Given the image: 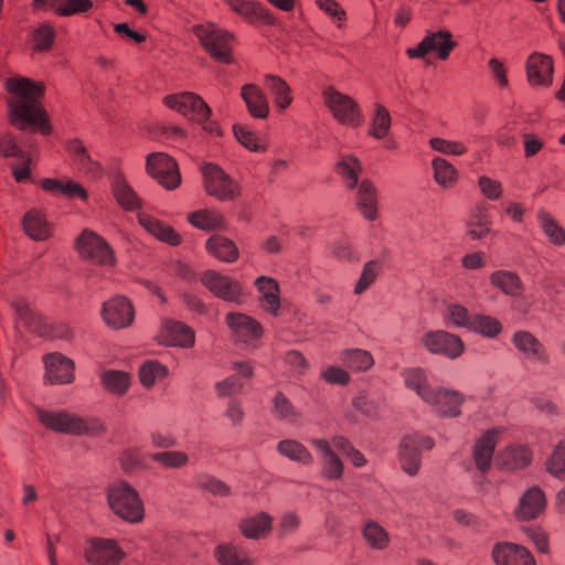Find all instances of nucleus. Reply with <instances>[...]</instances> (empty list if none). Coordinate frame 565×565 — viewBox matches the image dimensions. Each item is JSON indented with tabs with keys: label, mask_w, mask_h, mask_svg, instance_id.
Segmentation results:
<instances>
[{
	"label": "nucleus",
	"mask_w": 565,
	"mask_h": 565,
	"mask_svg": "<svg viewBox=\"0 0 565 565\" xmlns=\"http://www.w3.org/2000/svg\"><path fill=\"white\" fill-rule=\"evenodd\" d=\"M4 88L10 95L7 100L9 122L19 130L32 125L42 134H50L51 127L38 103L43 94V85L28 77L13 75L6 79Z\"/></svg>",
	"instance_id": "1"
},
{
	"label": "nucleus",
	"mask_w": 565,
	"mask_h": 565,
	"mask_svg": "<svg viewBox=\"0 0 565 565\" xmlns=\"http://www.w3.org/2000/svg\"><path fill=\"white\" fill-rule=\"evenodd\" d=\"M35 415L45 428L54 433L99 436L105 431V425L99 419L84 418L65 411L36 408Z\"/></svg>",
	"instance_id": "2"
},
{
	"label": "nucleus",
	"mask_w": 565,
	"mask_h": 565,
	"mask_svg": "<svg viewBox=\"0 0 565 565\" xmlns=\"http://www.w3.org/2000/svg\"><path fill=\"white\" fill-rule=\"evenodd\" d=\"M109 510L127 523H140L145 518V505L138 491L127 481L117 480L106 488Z\"/></svg>",
	"instance_id": "3"
},
{
	"label": "nucleus",
	"mask_w": 565,
	"mask_h": 565,
	"mask_svg": "<svg viewBox=\"0 0 565 565\" xmlns=\"http://www.w3.org/2000/svg\"><path fill=\"white\" fill-rule=\"evenodd\" d=\"M163 103L167 107L201 125L204 130L214 131L213 124L209 121L211 109L199 95L190 92L171 94L163 98Z\"/></svg>",
	"instance_id": "4"
},
{
	"label": "nucleus",
	"mask_w": 565,
	"mask_h": 565,
	"mask_svg": "<svg viewBox=\"0 0 565 565\" xmlns=\"http://www.w3.org/2000/svg\"><path fill=\"white\" fill-rule=\"evenodd\" d=\"M193 33L213 58L226 64L232 62L233 35L231 33L213 23L194 25Z\"/></svg>",
	"instance_id": "5"
},
{
	"label": "nucleus",
	"mask_w": 565,
	"mask_h": 565,
	"mask_svg": "<svg viewBox=\"0 0 565 565\" xmlns=\"http://www.w3.org/2000/svg\"><path fill=\"white\" fill-rule=\"evenodd\" d=\"M322 97L324 105L338 122L352 128L362 125L364 117L360 106L353 98L333 87L324 88Z\"/></svg>",
	"instance_id": "6"
},
{
	"label": "nucleus",
	"mask_w": 565,
	"mask_h": 565,
	"mask_svg": "<svg viewBox=\"0 0 565 565\" xmlns=\"http://www.w3.org/2000/svg\"><path fill=\"white\" fill-rule=\"evenodd\" d=\"M435 441L431 437L418 433L406 435L398 446V460L402 470L411 477L418 473L422 463V451L431 450Z\"/></svg>",
	"instance_id": "7"
},
{
	"label": "nucleus",
	"mask_w": 565,
	"mask_h": 565,
	"mask_svg": "<svg viewBox=\"0 0 565 565\" xmlns=\"http://www.w3.org/2000/svg\"><path fill=\"white\" fill-rule=\"evenodd\" d=\"M419 343L430 354L440 355L449 360L460 358L466 349L459 335L445 330H431L423 333Z\"/></svg>",
	"instance_id": "8"
},
{
	"label": "nucleus",
	"mask_w": 565,
	"mask_h": 565,
	"mask_svg": "<svg viewBox=\"0 0 565 565\" xmlns=\"http://www.w3.org/2000/svg\"><path fill=\"white\" fill-rule=\"evenodd\" d=\"M456 46L451 32L440 29L427 32L417 46L407 49L406 54L411 58H424L434 52L439 60L446 61Z\"/></svg>",
	"instance_id": "9"
},
{
	"label": "nucleus",
	"mask_w": 565,
	"mask_h": 565,
	"mask_svg": "<svg viewBox=\"0 0 565 565\" xmlns=\"http://www.w3.org/2000/svg\"><path fill=\"white\" fill-rule=\"evenodd\" d=\"M84 558L89 565H119L125 552L114 539L92 537L85 543Z\"/></svg>",
	"instance_id": "10"
},
{
	"label": "nucleus",
	"mask_w": 565,
	"mask_h": 565,
	"mask_svg": "<svg viewBox=\"0 0 565 565\" xmlns=\"http://www.w3.org/2000/svg\"><path fill=\"white\" fill-rule=\"evenodd\" d=\"M81 257L98 266H113L115 256L109 245L96 233L84 230L76 239Z\"/></svg>",
	"instance_id": "11"
},
{
	"label": "nucleus",
	"mask_w": 565,
	"mask_h": 565,
	"mask_svg": "<svg viewBox=\"0 0 565 565\" xmlns=\"http://www.w3.org/2000/svg\"><path fill=\"white\" fill-rule=\"evenodd\" d=\"M225 322L235 343L248 349L257 347V342L264 333L263 327L257 320L242 312H230L226 315Z\"/></svg>",
	"instance_id": "12"
},
{
	"label": "nucleus",
	"mask_w": 565,
	"mask_h": 565,
	"mask_svg": "<svg viewBox=\"0 0 565 565\" xmlns=\"http://www.w3.org/2000/svg\"><path fill=\"white\" fill-rule=\"evenodd\" d=\"M202 174L205 191L220 201H232L239 194L237 183L216 164L206 163Z\"/></svg>",
	"instance_id": "13"
},
{
	"label": "nucleus",
	"mask_w": 565,
	"mask_h": 565,
	"mask_svg": "<svg viewBox=\"0 0 565 565\" xmlns=\"http://www.w3.org/2000/svg\"><path fill=\"white\" fill-rule=\"evenodd\" d=\"M200 280L210 292L224 301L239 303L243 300L242 285L226 275L209 269L201 274Z\"/></svg>",
	"instance_id": "14"
},
{
	"label": "nucleus",
	"mask_w": 565,
	"mask_h": 565,
	"mask_svg": "<svg viewBox=\"0 0 565 565\" xmlns=\"http://www.w3.org/2000/svg\"><path fill=\"white\" fill-rule=\"evenodd\" d=\"M465 402L466 396L461 392L444 386H435L425 404L439 417L457 418L461 415V406Z\"/></svg>",
	"instance_id": "15"
},
{
	"label": "nucleus",
	"mask_w": 565,
	"mask_h": 565,
	"mask_svg": "<svg viewBox=\"0 0 565 565\" xmlns=\"http://www.w3.org/2000/svg\"><path fill=\"white\" fill-rule=\"evenodd\" d=\"M146 168L147 172L168 190L175 189L181 182L175 160L166 153H150L147 157Z\"/></svg>",
	"instance_id": "16"
},
{
	"label": "nucleus",
	"mask_w": 565,
	"mask_h": 565,
	"mask_svg": "<svg viewBox=\"0 0 565 565\" xmlns=\"http://www.w3.org/2000/svg\"><path fill=\"white\" fill-rule=\"evenodd\" d=\"M102 317L115 330L129 327L135 319V309L129 299L116 296L103 303Z\"/></svg>",
	"instance_id": "17"
},
{
	"label": "nucleus",
	"mask_w": 565,
	"mask_h": 565,
	"mask_svg": "<svg viewBox=\"0 0 565 565\" xmlns=\"http://www.w3.org/2000/svg\"><path fill=\"white\" fill-rule=\"evenodd\" d=\"M512 343L525 360L543 365L550 362L544 344L530 331L514 332Z\"/></svg>",
	"instance_id": "18"
},
{
	"label": "nucleus",
	"mask_w": 565,
	"mask_h": 565,
	"mask_svg": "<svg viewBox=\"0 0 565 565\" xmlns=\"http://www.w3.org/2000/svg\"><path fill=\"white\" fill-rule=\"evenodd\" d=\"M526 77L532 86H550L553 82L554 63L550 55L533 52L525 63Z\"/></svg>",
	"instance_id": "19"
},
{
	"label": "nucleus",
	"mask_w": 565,
	"mask_h": 565,
	"mask_svg": "<svg viewBox=\"0 0 565 565\" xmlns=\"http://www.w3.org/2000/svg\"><path fill=\"white\" fill-rule=\"evenodd\" d=\"M502 431L501 427L489 429L475 443L472 459L479 472L486 473L490 470L498 437Z\"/></svg>",
	"instance_id": "20"
},
{
	"label": "nucleus",
	"mask_w": 565,
	"mask_h": 565,
	"mask_svg": "<svg viewBox=\"0 0 565 565\" xmlns=\"http://www.w3.org/2000/svg\"><path fill=\"white\" fill-rule=\"evenodd\" d=\"M158 341L164 345L191 348L194 331L182 322L166 319L158 332Z\"/></svg>",
	"instance_id": "21"
},
{
	"label": "nucleus",
	"mask_w": 565,
	"mask_h": 565,
	"mask_svg": "<svg viewBox=\"0 0 565 565\" xmlns=\"http://www.w3.org/2000/svg\"><path fill=\"white\" fill-rule=\"evenodd\" d=\"M45 379L51 384H68L74 380V362L61 353L44 356Z\"/></svg>",
	"instance_id": "22"
},
{
	"label": "nucleus",
	"mask_w": 565,
	"mask_h": 565,
	"mask_svg": "<svg viewBox=\"0 0 565 565\" xmlns=\"http://www.w3.org/2000/svg\"><path fill=\"white\" fill-rule=\"evenodd\" d=\"M495 565H535L532 554L523 546L502 542L492 548Z\"/></svg>",
	"instance_id": "23"
},
{
	"label": "nucleus",
	"mask_w": 565,
	"mask_h": 565,
	"mask_svg": "<svg viewBox=\"0 0 565 565\" xmlns=\"http://www.w3.org/2000/svg\"><path fill=\"white\" fill-rule=\"evenodd\" d=\"M224 2L234 13L242 17L248 23L263 22L269 25H274L276 23L275 17L258 1L224 0Z\"/></svg>",
	"instance_id": "24"
},
{
	"label": "nucleus",
	"mask_w": 565,
	"mask_h": 565,
	"mask_svg": "<svg viewBox=\"0 0 565 565\" xmlns=\"http://www.w3.org/2000/svg\"><path fill=\"white\" fill-rule=\"evenodd\" d=\"M67 151L75 167L90 180H98L103 175V168L88 153L83 142L73 139L67 143Z\"/></svg>",
	"instance_id": "25"
},
{
	"label": "nucleus",
	"mask_w": 565,
	"mask_h": 565,
	"mask_svg": "<svg viewBox=\"0 0 565 565\" xmlns=\"http://www.w3.org/2000/svg\"><path fill=\"white\" fill-rule=\"evenodd\" d=\"M258 291V301L264 311L276 317L280 309V289L276 279L259 276L254 282Z\"/></svg>",
	"instance_id": "26"
},
{
	"label": "nucleus",
	"mask_w": 565,
	"mask_h": 565,
	"mask_svg": "<svg viewBox=\"0 0 565 565\" xmlns=\"http://www.w3.org/2000/svg\"><path fill=\"white\" fill-rule=\"evenodd\" d=\"M546 507L544 492L539 487H532L520 498L515 515L520 520L537 518Z\"/></svg>",
	"instance_id": "27"
},
{
	"label": "nucleus",
	"mask_w": 565,
	"mask_h": 565,
	"mask_svg": "<svg viewBox=\"0 0 565 565\" xmlns=\"http://www.w3.org/2000/svg\"><path fill=\"white\" fill-rule=\"evenodd\" d=\"M311 445L319 451L321 460V473L329 480H338L343 475V463L331 449L326 439H313Z\"/></svg>",
	"instance_id": "28"
},
{
	"label": "nucleus",
	"mask_w": 565,
	"mask_h": 565,
	"mask_svg": "<svg viewBox=\"0 0 565 565\" xmlns=\"http://www.w3.org/2000/svg\"><path fill=\"white\" fill-rule=\"evenodd\" d=\"M495 461L508 470L523 469L531 463L532 452L524 445L511 444L497 454Z\"/></svg>",
	"instance_id": "29"
},
{
	"label": "nucleus",
	"mask_w": 565,
	"mask_h": 565,
	"mask_svg": "<svg viewBox=\"0 0 565 565\" xmlns=\"http://www.w3.org/2000/svg\"><path fill=\"white\" fill-rule=\"evenodd\" d=\"M22 228L28 237L42 242L52 236V225L45 215L36 209L28 211L22 217Z\"/></svg>",
	"instance_id": "30"
},
{
	"label": "nucleus",
	"mask_w": 565,
	"mask_h": 565,
	"mask_svg": "<svg viewBox=\"0 0 565 565\" xmlns=\"http://www.w3.org/2000/svg\"><path fill=\"white\" fill-rule=\"evenodd\" d=\"M404 385L414 392L424 403L427 402L435 386L429 383L427 371L423 367H407L401 372Z\"/></svg>",
	"instance_id": "31"
},
{
	"label": "nucleus",
	"mask_w": 565,
	"mask_h": 565,
	"mask_svg": "<svg viewBox=\"0 0 565 565\" xmlns=\"http://www.w3.org/2000/svg\"><path fill=\"white\" fill-rule=\"evenodd\" d=\"M138 222L149 234L161 242L172 246H177L181 243L179 234L171 226L147 213H139Z\"/></svg>",
	"instance_id": "32"
},
{
	"label": "nucleus",
	"mask_w": 565,
	"mask_h": 565,
	"mask_svg": "<svg viewBox=\"0 0 565 565\" xmlns=\"http://www.w3.org/2000/svg\"><path fill=\"white\" fill-rule=\"evenodd\" d=\"M273 526V518L266 512L243 518L238 523L242 534L249 540H258L266 536Z\"/></svg>",
	"instance_id": "33"
},
{
	"label": "nucleus",
	"mask_w": 565,
	"mask_h": 565,
	"mask_svg": "<svg viewBox=\"0 0 565 565\" xmlns=\"http://www.w3.org/2000/svg\"><path fill=\"white\" fill-rule=\"evenodd\" d=\"M241 96L254 118L265 119L268 116L269 105L264 92L258 86L254 84L244 85Z\"/></svg>",
	"instance_id": "34"
},
{
	"label": "nucleus",
	"mask_w": 565,
	"mask_h": 565,
	"mask_svg": "<svg viewBox=\"0 0 565 565\" xmlns=\"http://www.w3.org/2000/svg\"><path fill=\"white\" fill-rule=\"evenodd\" d=\"M335 172L341 177L345 188L352 190L359 184L362 172L361 161L353 154L341 153L335 163Z\"/></svg>",
	"instance_id": "35"
},
{
	"label": "nucleus",
	"mask_w": 565,
	"mask_h": 565,
	"mask_svg": "<svg viewBox=\"0 0 565 565\" xmlns=\"http://www.w3.org/2000/svg\"><path fill=\"white\" fill-rule=\"evenodd\" d=\"M355 202L360 213L370 221L377 215V194L374 184L370 180H363L359 184Z\"/></svg>",
	"instance_id": "36"
},
{
	"label": "nucleus",
	"mask_w": 565,
	"mask_h": 565,
	"mask_svg": "<svg viewBox=\"0 0 565 565\" xmlns=\"http://www.w3.org/2000/svg\"><path fill=\"white\" fill-rule=\"evenodd\" d=\"M214 556L220 565H254L248 552L232 543L217 545Z\"/></svg>",
	"instance_id": "37"
},
{
	"label": "nucleus",
	"mask_w": 565,
	"mask_h": 565,
	"mask_svg": "<svg viewBox=\"0 0 565 565\" xmlns=\"http://www.w3.org/2000/svg\"><path fill=\"white\" fill-rule=\"evenodd\" d=\"M206 250L221 262L233 263L238 258L235 243L222 235H213L205 243Z\"/></svg>",
	"instance_id": "38"
},
{
	"label": "nucleus",
	"mask_w": 565,
	"mask_h": 565,
	"mask_svg": "<svg viewBox=\"0 0 565 565\" xmlns=\"http://www.w3.org/2000/svg\"><path fill=\"white\" fill-rule=\"evenodd\" d=\"M266 88L273 96L278 111H284L292 102L291 88L281 77L267 74L265 76Z\"/></svg>",
	"instance_id": "39"
},
{
	"label": "nucleus",
	"mask_w": 565,
	"mask_h": 565,
	"mask_svg": "<svg viewBox=\"0 0 565 565\" xmlns=\"http://www.w3.org/2000/svg\"><path fill=\"white\" fill-rule=\"evenodd\" d=\"M491 220L486 207L476 206L467 220V234L471 239H481L490 233Z\"/></svg>",
	"instance_id": "40"
},
{
	"label": "nucleus",
	"mask_w": 565,
	"mask_h": 565,
	"mask_svg": "<svg viewBox=\"0 0 565 565\" xmlns=\"http://www.w3.org/2000/svg\"><path fill=\"white\" fill-rule=\"evenodd\" d=\"M392 118L390 111L382 104L376 103L370 118L369 135L374 139H384L391 129Z\"/></svg>",
	"instance_id": "41"
},
{
	"label": "nucleus",
	"mask_w": 565,
	"mask_h": 565,
	"mask_svg": "<svg viewBox=\"0 0 565 565\" xmlns=\"http://www.w3.org/2000/svg\"><path fill=\"white\" fill-rule=\"evenodd\" d=\"M188 221L203 231L221 230L225 226L224 217L215 210L203 209L188 215Z\"/></svg>",
	"instance_id": "42"
},
{
	"label": "nucleus",
	"mask_w": 565,
	"mask_h": 565,
	"mask_svg": "<svg viewBox=\"0 0 565 565\" xmlns=\"http://www.w3.org/2000/svg\"><path fill=\"white\" fill-rule=\"evenodd\" d=\"M271 413L278 420L288 424H298L301 419V412L281 392L276 393L273 398Z\"/></svg>",
	"instance_id": "43"
},
{
	"label": "nucleus",
	"mask_w": 565,
	"mask_h": 565,
	"mask_svg": "<svg viewBox=\"0 0 565 565\" xmlns=\"http://www.w3.org/2000/svg\"><path fill=\"white\" fill-rule=\"evenodd\" d=\"M276 450L282 457L301 465H310L313 461L309 450L295 439H282L278 441Z\"/></svg>",
	"instance_id": "44"
},
{
	"label": "nucleus",
	"mask_w": 565,
	"mask_h": 565,
	"mask_svg": "<svg viewBox=\"0 0 565 565\" xmlns=\"http://www.w3.org/2000/svg\"><path fill=\"white\" fill-rule=\"evenodd\" d=\"M113 194L118 204L126 210H136L140 201L121 174H117L111 183Z\"/></svg>",
	"instance_id": "45"
},
{
	"label": "nucleus",
	"mask_w": 565,
	"mask_h": 565,
	"mask_svg": "<svg viewBox=\"0 0 565 565\" xmlns=\"http://www.w3.org/2000/svg\"><path fill=\"white\" fill-rule=\"evenodd\" d=\"M503 330V326L495 317L475 313L472 315V322L469 331L480 334L484 338L493 339L497 338Z\"/></svg>",
	"instance_id": "46"
},
{
	"label": "nucleus",
	"mask_w": 565,
	"mask_h": 565,
	"mask_svg": "<svg viewBox=\"0 0 565 565\" xmlns=\"http://www.w3.org/2000/svg\"><path fill=\"white\" fill-rule=\"evenodd\" d=\"M340 361L349 369L356 372H364L370 370L374 360L372 354L362 349L344 350L340 353Z\"/></svg>",
	"instance_id": "47"
},
{
	"label": "nucleus",
	"mask_w": 565,
	"mask_h": 565,
	"mask_svg": "<svg viewBox=\"0 0 565 565\" xmlns=\"http://www.w3.org/2000/svg\"><path fill=\"white\" fill-rule=\"evenodd\" d=\"M490 282L509 296H518L522 290L520 277L509 270H497L490 275Z\"/></svg>",
	"instance_id": "48"
},
{
	"label": "nucleus",
	"mask_w": 565,
	"mask_h": 565,
	"mask_svg": "<svg viewBox=\"0 0 565 565\" xmlns=\"http://www.w3.org/2000/svg\"><path fill=\"white\" fill-rule=\"evenodd\" d=\"M150 459L166 469H182L190 463V455L182 450H164L150 454Z\"/></svg>",
	"instance_id": "49"
},
{
	"label": "nucleus",
	"mask_w": 565,
	"mask_h": 565,
	"mask_svg": "<svg viewBox=\"0 0 565 565\" xmlns=\"http://www.w3.org/2000/svg\"><path fill=\"white\" fill-rule=\"evenodd\" d=\"M431 168L434 170V180L436 183L445 189L451 188L457 181V170L455 167L441 157H436L431 160Z\"/></svg>",
	"instance_id": "50"
},
{
	"label": "nucleus",
	"mask_w": 565,
	"mask_h": 565,
	"mask_svg": "<svg viewBox=\"0 0 565 565\" xmlns=\"http://www.w3.org/2000/svg\"><path fill=\"white\" fill-rule=\"evenodd\" d=\"M0 157L14 158L21 163H31L30 154L18 145L11 132H0Z\"/></svg>",
	"instance_id": "51"
},
{
	"label": "nucleus",
	"mask_w": 565,
	"mask_h": 565,
	"mask_svg": "<svg viewBox=\"0 0 565 565\" xmlns=\"http://www.w3.org/2000/svg\"><path fill=\"white\" fill-rule=\"evenodd\" d=\"M537 221L544 234L553 245L562 246L565 244L564 228L561 227L545 210L537 212Z\"/></svg>",
	"instance_id": "52"
},
{
	"label": "nucleus",
	"mask_w": 565,
	"mask_h": 565,
	"mask_svg": "<svg viewBox=\"0 0 565 565\" xmlns=\"http://www.w3.org/2000/svg\"><path fill=\"white\" fill-rule=\"evenodd\" d=\"M102 382L108 392L118 396L124 395L130 385L127 373L114 370L105 371L102 374Z\"/></svg>",
	"instance_id": "53"
},
{
	"label": "nucleus",
	"mask_w": 565,
	"mask_h": 565,
	"mask_svg": "<svg viewBox=\"0 0 565 565\" xmlns=\"http://www.w3.org/2000/svg\"><path fill=\"white\" fill-rule=\"evenodd\" d=\"M363 537L372 548L379 551L385 550L390 543V535L386 530L373 521L364 525Z\"/></svg>",
	"instance_id": "54"
},
{
	"label": "nucleus",
	"mask_w": 565,
	"mask_h": 565,
	"mask_svg": "<svg viewBox=\"0 0 565 565\" xmlns=\"http://www.w3.org/2000/svg\"><path fill=\"white\" fill-rule=\"evenodd\" d=\"M472 322V315L460 303H449L446 307L445 323L449 327L465 328L469 330Z\"/></svg>",
	"instance_id": "55"
},
{
	"label": "nucleus",
	"mask_w": 565,
	"mask_h": 565,
	"mask_svg": "<svg viewBox=\"0 0 565 565\" xmlns=\"http://www.w3.org/2000/svg\"><path fill=\"white\" fill-rule=\"evenodd\" d=\"M546 471L558 480H565V443L559 441L545 461Z\"/></svg>",
	"instance_id": "56"
},
{
	"label": "nucleus",
	"mask_w": 565,
	"mask_h": 565,
	"mask_svg": "<svg viewBox=\"0 0 565 565\" xmlns=\"http://www.w3.org/2000/svg\"><path fill=\"white\" fill-rule=\"evenodd\" d=\"M166 375L167 367L156 361L145 362L139 369L140 382L146 387L152 386L157 380L163 379Z\"/></svg>",
	"instance_id": "57"
},
{
	"label": "nucleus",
	"mask_w": 565,
	"mask_h": 565,
	"mask_svg": "<svg viewBox=\"0 0 565 565\" xmlns=\"http://www.w3.org/2000/svg\"><path fill=\"white\" fill-rule=\"evenodd\" d=\"M431 149L446 156H462L467 152V146L461 141L446 140L439 137L428 141Z\"/></svg>",
	"instance_id": "58"
},
{
	"label": "nucleus",
	"mask_w": 565,
	"mask_h": 565,
	"mask_svg": "<svg viewBox=\"0 0 565 565\" xmlns=\"http://www.w3.org/2000/svg\"><path fill=\"white\" fill-rule=\"evenodd\" d=\"M380 271V264L375 260L367 262L362 269L361 276L358 279L353 292L354 295H362L375 281Z\"/></svg>",
	"instance_id": "59"
},
{
	"label": "nucleus",
	"mask_w": 565,
	"mask_h": 565,
	"mask_svg": "<svg viewBox=\"0 0 565 565\" xmlns=\"http://www.w3.org/2000/svg\"><path fill=\"white\" fill-rule=\"evenodd\" d=\"M55 38V31L49 23H43L33 31V50L38 52L51 49Z\"/></svg>",
	"instance_id": "60"
},
{
	"label": "nucleus",
	"mask_w": 565,
	"mask_h": 565,
	"mask_svg": "<svg viewBox=\"0 0 565 565\" xmlns=\"http://www.w3.org/2000/svg\"><path fill=\"white\" fill-rule=\"evenodd\" d=\"M93 8L90 0H58L55 6V13L61 17L85 13Z\"/></svg>",
	"instance_id": "61"
},
{
	"label": "nucleus",
	"mask_w": 565,
	"mask_h": 565,
	"mask_svg": "<svg viewBox=\"0 0 565 565\" xmlns=\"http://www.w3.org/2000/svg\"><path fill=\"white\" fill-rule=\"evenodd\" d=\"M11 306H12L18 319L24 326L32 328L33 323L36 319V313L32 309L30 302L22 296H15L11 301Z\"/></svg>",
	"instance_id": "62"
},
{
	"label": "nucleus",
	"mask_w": 565,
	"mask_h": 565,
	"mask_svg": "<svg viewBox=\"0 0 565 565\" xmlns=\"http://www.w3.org/2000/svg\"><path fill=\"white\" fill-rule=\"evenodd\" d=\"M234 135L238 142L252 151L265 150V145L253 131L244 126L235 125L233 127Z\"/></svg>",
	"instance_id": "63"
},
{
	"label": "nucleus",
	"mask_w": 565,
	"mask_h": 565,
	"mask_svg": "<svg viewBox=\"0 0 565 565\" xmlns=\"http://www.w3.org/2000/svg\"><path fill=\"white\" fill-rule=\"evenodd\" d=\"M317 7L341 28L347 19L345 11L335 0H316Z\"/></svg>",
	"instance_id": "64"
}]
</instances>
